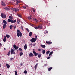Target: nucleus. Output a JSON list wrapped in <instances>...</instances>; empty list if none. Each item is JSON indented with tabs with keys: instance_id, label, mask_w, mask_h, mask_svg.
Here are the masks:
<instances>
[{
	"instance_id": "1",
	"label": "nucleus",
	"mask_w": 75,
	"mask_h": 75,
	"mask_svg": "<svg viewBox=\"0 0 75 75\" xmlns=\"http://www.w3.org/2000/svg\"><path fill=\"white\" fill-rule=\"evenodd\" d=\"M1 17L2 18H6L7 17V16L5 13H1Z\"/></svg>"
},
{
	"instance_id": "2",
	"label": "nucleus",
	"mask_w": 75,
	"mask_h": 75,
	"mask_svg": "<svg viewBox=\"0 0 75 75\" xmlns=\"http://www.w3.org/2000/svg\"><path fill=\"white\" fill-rule=\"evenodd\" d=\"M17 35L18 37H22V33H21V32L18 33L17 32Z\"/></svg>"
},
{
	"instance_id": "3",
	"label": "nucleus",
	"mask_w": 75,
	"mask_h": 75,
	"mask_svg": "<svg viewBox=\"0 0 75 75\" xmlns=\"http://www.w3.org/2000/svg\"><path fill=\"white\" fill-rule=\"evenodd\" d=\"M36 40H36V39H35L34 38H32L30 41L31 42H35Z\"/></svg>"
},
{
	"instance_id": "4",
	"label": "nucleus",
	"mask_w": 75,
	"mask_h": 75,
	"mask_svg": "<svg viewBox=\"0 0 75 75\" xmlns=\"http://www.w3.org/2000/svg\"><path fill=\"white\" fill-rule=\"evenodd\" d=\"M11 54H16V53L14 52V50H13V49H11Z\"/></svg>"
},
{
	"instance_id": "5",
	"label": "nucleus",
	"mask_w": 75,
	"mask_h": 75,
	"mask_svg": "<svg viewBox=\"0 0 75 75\" xmlns=\"http://www.w3.org/2000/svg\"><path fill=\"white\" fill-rule=\"evenodd\" d=\"M12 10H13V11H14L16 13L17 12V11H18L19 10V9H18V8H13Z\"/></svg>"
},
{
	"instance_id": "6",
	"label": "nucleus",
	"mask_w": 75,
	"mask_h": 75,
	"mask_svg": "<svg viewBox=\"0 0 75 75\" xmlns=\"http://www.w3.org/2000/svg\"><path fill=\"white\" fill-rule=\"evenodd\" d=\"M13 48H15V50H17L19 48L18 46H16V45H13Z\"/></svg>"
},
{
	"instance_id": "7",
	"label": "nucleus",
	"mask_w": 75,
	"mask_h": 75,
	"mask_svg": "<svg viewBox=\"0 0 75 75\" xmlns=\"http://www.w3.org/2000/svg\"><path fill=\"white\" fill-rule=\"evenodd\" d=\"M1 3L2 5L3 6H4V7L6 6V4L4 1H1Z\"/></svg>"
},
{
	"instance_id": "8",
	"label": "nucleus",
	"mask_w": 75,
	"mask_h": 75,
	"mask_svg": "<svg viewBox=\"0 0 75 75\" xmlns=\"http://www.w3.org/2000/svg\"><path fill=\"white\" fill-rule=\"evenodd\" d=\"M33 54H34L35 56H37V55H38V53H36V52H35V51H33Z\"/></svg>"
},
{
	"instance_id": "9",
	"label": "nucleus",
	"mask_w": 75,
	"mask_h": 75,
	"mask_svg": "<svg viewBox=\"0 0 75 75\" xmlns=\"http://www.w3.org/2000/svg\"><path fill=\"white\" fill-rule=\"evenodd\" d=\"M29 57H33V54L32 52H30V53L29 54Z\"/></svg>"
},
{
	"instance_id": "10",
	"label": "nucleus",
	"mask_w": 75,
	"mask_h": 75,
	"mask_svg": "<svg viewBox=\"0 0 75 75\" xmlns=\"http://www.w3.org/2000/svg\"><path fill=\"white\" fill-rule=\"evenodd\" d=\"M7 27V25L6 24H4L3 25V29H5L6 28V27Z\"/></svg>"
},
{
	"instance_id": "11",
	"label": "nucleus",
	"mask_w": 75,
	"mask_h": 75,
	"mask_svg": "<svg viewBox=\"0 0 75 75\" xmlns=\"http://www.w3.org/2000/svg\"><path fill=\"white\" fill-rule=\"evenodd\" d=\"M27 44H26L24 46V50H27Z\"/></svg>"
},
{
	"instance_id": "12",
	"label": "nucleus",
	"mask_w": 75,
	"mask_h": 75,
	"mask_svg": "<svg viewBox=\"0 0 75 75\" xmlns=\"http://www.w3.org/2000/svg\"><path fill=\"white\" fill-rule=\"evenodd\" d=\"M38 64L37 63L36 64V65L35 66V70L37 69V67H38Z\"/></svg>"
},
{
	"instance_id": "13",
	"label": "nucleus",
	"mask_w": 75,
	"mask_h": 75,
	"mask_svg": "<svg viewBox=\"0 0 75 75\" xmlns=\"http://www.w3.org/2000/svg\"><path fill=\"white\" fill-rule=\"evenodd\" d=\"M46 44H48L50 45L52 44V42H50V41H49V42L46 41Z\"/></svg>"
},
{
	"instance_id": "14",
	"label": "nucleus",
	"mask_w": 75,
	"mask_h": 75,
	"mask_svg": "<svg viewBox=\"0 0 75 75\" xmlns=\"http://www.w3.org/2000/svg\"><path fill=\"white\" fill-rule=\"evenodd\" d=\"M4 10H6L7 11H8V10H9L10 9L8 8H7V7H5L4 8Z\"/></svg>"
},
{
	"instance_id": "15",
	"label": "nucleus",
	"mask_w": 75,
	"mask_h": 75,
	"mask_svg": "<svg viewBox=\"0 0 75 75\" xmlns=\"http://www.w3.org/2000/svg\"><path fill=\"white\" fill-rule=\"evenodd\" d=\"M3 41L4 42H6V36H4V38L3 39Z\"/></svg>"
},
{
	"instance_id": "16",
	"label": "nucleus",
	"mask_w": 75,
	"mask_h": 75,
	"mask_svg": "<svg viewBox=\"0 0 75 75\" xmlns=\"http://www.w3.org/2000/svg\"><path fill=\"white\" fill-rule=\"evenodd\" d=\"M16 22H17V21H16V20H14V21L11 20V23H16Z\"/></svg>"
},
{
	"instance_id": "17",
	"label": "nucleus",
	"mask_w": 75,
	"mask_h": 75,
	"mask_svg": "<svg viewBox=\"0 0 75 75\" xmlns=\"http://www.w3.org/2000/svg\"><path fill=\"white\" fill-rule=\"evenodd\" d=\"M38 28L39 29H42V25H39L38 26Z\"/></svg>"
},
{
	"instance_id": "18",
	"label": "nucleus",
	"mask_w": 75,
	"mask_h": 75,
	"mask_svg": "<svg viewBox=\"0 0 75 75\" xmlns=\"http://www.w3.org/2000/svg\"><path fill=\"white\" fill-rule=\"evenodd\" d=\"M17 15H18V17H20V18H21V15H22L21 14L18 13Z\"/></svg>"
},
{
	"instance_id": "19",
	"label": "nucleus",
	"mask_w": 75,
	"mask_h": 75,
	"mask_svg": "<svg viewBox=\"0 0 75 75\" xmlns=\"http://www.w3.org/2000/svg\"><path fill=\"white\" fill-rule=\"evenodd\" d=\"M20 2H21L20 1H17V2L16 3V6L18 4V3H20Z\"/></svg>"
},
{
	"instance_id": "20",
	"label": "nucleus",
	"mask_w": 75,
	"mask_h": 75,
	"mask_svg": "<svg viewBox=\"0 0 75 75\" xmlns=\"http://www.w3.org/2000/svg\"><path fill=\"white\" fill-rule=\"evenodd\" d=\"M6 66L7 68H8V69L9 68H10V65H9V64H8L7 63L6 64Z\"/></svg>"
},
{
	"instance_id": "21",
	"label": "nucleus",
	"mask_w": 75,
	"mask_h": 75,
	"mask_svg": "<svg viewBox=\"0 0 75 75\" xmlns=\"http://www.w3.org/2000/svg\"><path fill=\"white\" fill-rule=\"evenodd\" d=\"M3 23H4V24H7V21H6V20H3Z\"/></svg>"
},
{
	"instance_id": "22",
	"label": "nucleus",
	"mask_w": 75,
	"mask_h": 75,
	"mask_svg": "<svg viewBox=\"0 0 75 75\" xmlns=\"http://www.w3.org/2000/svg\"><path fill=\"white\" fill-rule=\"evenodd\" d=\"M32 32H30L29 33V35L30 37H31V36H32Z\"/></svg>"
},
{
	"instance_id": "23",
	"label": "nucleus",
	"mask_w": 75,
	"mask_h": 75,
	"mask_svg": "<svg viewBox=\"0 0 75 75\" xmlns=\"http://www.w3.org/2000/svg\"><path fill=\"white\" fill-rule=\"evenodd\" d=\"M52 69V67L49 68L48 69V71H51Z\"/></svg>"
},
{
	"instance_id": "24",
	"label": "nucleus",
	"mask_w": 75,
	"mask_h": 75,
	"mask_svg": "<svg viewBox=\"0 0 75 75\" xmlns=\"http://www.w3.org/2000/svg\"><path fill=\"white\" fill-rule=\"evenodd\" d=\"M41 46L42 48H45V45H41Z\"/></svg>"
},
{
	"instance_id": "25",
	"label": "nucleus",
	"mask_w": 75,
	"mask_h": 75,
	"mask_svg": "<svg viewBox=\"0 0 75 75\" xmlns=\"http://www.w3.org/2000/svg\"><path fill=\"white\" fill-rule=\"evenodd\" d=\"M9 27H10V29L11 30V29H12V28H13V26L12 25H11Z\"/></svg>"
},
{
	"instance_id": "26",
	"label": "nucleus",
	"mask_w": 75,
	"mask_h": 75,
	"mask_svg": "<svg viewBox=\"0 0 75 75\" xmlns=\"http://www.w3.org/2000/svg\"><path fill=\"white\" fill-rule=\"evenodd\" d=\"M6 37L7 38H10V35H6Z\"/></svg>"
},
{
	"instance_id": "27",
	"label": "nucleus",
	"mask_w": 75,
	"mask_h": 75,
	"mask_svg": "<svg viewBox=\"0 0 75 75\" xmlns=\"http://www.w3.org/2000/svg\"><path fill=\"white\" fill-rule=\"evenodd\" d=\"M33 19L35 21H36V22H37V21H38V20H37L36 18H33Z\"/></svg>"
},
{
	"instance_id": "28",
	"label": "nucleus",
	"mask_w": 75,
	"mask_h": 75,
	"mask_svg": "<svg viewBox=\"0 0 75 75\" xmlns=\"http://www.w3.org/2000/svg\"><path fill=\"white\" fill-rule=\"evenodd\" d=\"M52 54H53V51H52V52H51L50 53V54H49V56H50V55H52Z\"/></svg>"
},
{
	"instance_id": "29",
	"label": "nucleus",
	"mask_w": 75,
	"mask_h": 75,
	"mask_svg": "<svg viewBox=\"0 0 75 75\" xmlns=\"http://www.w3.org/2000/svg\"><path fill=\"white\" fill-rule=\"evenodd\" d=\"M50 52V50L46 52V54H47V55H48Z\"/></svg>"
},
{
	"instance_id": "30",
	"label": "nucleus",
	"mask_w": 75,
	"mask_h": 75,
	"mask_svg": "<svg viewBox=\"0 0 75 75\" xmlns=\"http://www.w3.org/2000/svg\"><path fill=\"white\" fill-rule=\"evenodd\" d=\"M23 55V53L22 52H21L20 54V56H21L22 55Z\"/></svg>"
},
{
	"instance_id": "31",
	"label": "nucleus",
	"mask_w": 75,
	"mask_h": 75,
	"mask_svg": "<svg viewBox=\"0 0 75 75\" xmlns=\"http://www.w3.org/2000/svg\"><path fill=\"white\" fill-rule=\"evenodd\" d=\"M10 51H9L8 52V54H7V55H8V56H10Z\"/></svg>"
},
{
	"instance_id": "32",
	"label": "nucleus",
	"mask_w": 75,
	"mask_h": 75,
	"mask_svg": "<svg viewBox=\"0 0 75 75\" xmlns=\"http://www.w3.org/2000/svg\"><path fill=\"white\" fill-rule=\"evenodd\" d=\"M42 52L43 53V54H45V50H44Z\"/></svg>"
},
{
	"instance_id": "33",
	"label": "nucleus",
	"mask_w": 75,
	"mask_h": 75,
	"mask_svg": "<svg viewBox=\"0 0 75 75\" xmlns=\"http://www.w3.org/2000/svg\"><path fill=\"white\" fill-rule=\"evenodd\" d=\"M38 57L40 58L41 57V54H39L38 55Z\"/></svg>"
},
{
	"instance_id": "34",
	"label": "nucleus",
	"mask_w": 75,
	"mask_h": 75,
	"mask_svg": "<svg viewBox=\"0 0 75 75\" xmlns=\"http://www.w3.org/2000/svg\"><path fill=\"white\" fill-rule=\"evenodd\" d=\"M34 28L36 30H37V29H38V28H39L38 26V27L35 26L34 27Z\"/></svg>"
},
{
	"instance_id": "35",
	"label": "nucleus",
	"mask_w": 75,
	"mask_h": 75,
	"mask_svg": "<svg viewBox=\"0 0 75 75\" xmlns=\"http://www.w3.org/2000/svg\"><path fill=\"white\" fill-rule=\"evenodd\" d=\"M19 51H21V52L23 51V50H22V49L21 48H20L18 49Z\"/></svg>"
},
{
	"instance_id": "36",
	"label": "nucleus",
	"mask_w": 75,
	"mask_h": 75,
	"mask_svg": "<svg viewBox=\"0 0 75 75\" xmlns=\"http://www.w3.org/2000/svg\"><path fill=\"white\" fill-rule=\"evenodd\" d=\"M24 74H27V71L26 70H25L24 71Z\"/></svg>"
},
{
	"instance_id": "37",
	"label": "nucleus",
	"mask_w": 75,
	"mask_h": 75,
	"mask_svg": "<svg viewBox=\"0 0 75 75\" xmlns=\"http://www.w3.org/2000/svg\"><path fill=\"white\" fill-rule=\"evenodd\" d=\"M15 75H18V74H17V72L16 71H15Z\"/></svg>"
},
{
	"instance_id": "38",
	"label": "nucleus",
	"mask_w": 75,
	"mask_h": 75,
	"mask_svg": "<svg viewBox=\"0 0 75 75\" xmlns=\"http://www.w3.org/2000/svg\"><path fill=\"white\" fill-rule=\"evenodd\" d=\"M9 18L11 19V20H13V18L12 17H11V16H9Z\"/></svg>"
},
{
	"instance_id": "39",
	"label": "nucleus",
	"mask_w": 75,
	"mask_h": 75,
	"mask_svg": "<svg viewBox=\"0 0 75 75\" xmlns=\"http://www.w3.org/2000/svg\"><path fill=\"white\" fill-rule=\"evenodd\" d=\"M8 22H11V19H8Z\"/></svg>"
},
{
	"instance_id": "40",
	"label": "nucleus",
	"mask_w": 75,
	"mask_h": 75,
	"mask_svg": "<svg viewBox=\"0 0 75 75\" xmlns=\"http://www.w3.org/2000/svg\"><path fill=\"white\" fill-rule=\"evenodd\" d=\"M17 21L18 24H20V23H19V22H20V20H17Z\"/></svg>"
},
{
	"instance_id": "41",
	"label": "nucleus",
	"mask_w": 75,
	"mask_h": 75,
	"mask_svg": "<svg viewBox=\"0 0 75 75\" xmlns=\"http://www.w3.org/2000/svg\"><path fill=\"white\" fill-rule=\"evenodd\" d=\"M17 32H18V33H21V32H20V30H19L18 29L17 30Z\"/></svg>"
},
{
	"instance_id": "42",
	"label": "nucleus",
	"mask_w": 75,
	"mask_h": 75,
	"mask_svg": "<svg viewBox=\"0 0 75 75\" xmlns=\"http://www.w3.org/2000/svg\"><path fill=\"white\" fill-rule=\"evenodd\" d=\"M26 29L27 31H28V32H29V30L28 29V28H27Z\"/></svg>"
},
{
	"instance_id": "43",
	"label": "nucleus",
	"mask_w": 75,
	"mask_h": 75,
	"mask_svg": "<svg viewBox=\"0 0 75 75\" xmlns=\"http://www.w3.org/2000/svg\"><path fill=\"white\" fill-rule=\"evenodd\" d=\"M28 18L29 20H31V17H28Z\"/></svg>"
},
{
	"instance_id": "44",
	"label": "nucleus",
	"mask_w": 75,
	"mask_h": 75,
	"mask_svg": "<svg viewBox=\"0 0 75 75\" xmlns=\"http://www.w3.org/2000/svg\"><path fill=\"white\" fill-rule=\"evenodd\" d=\"M23 7L25 9L26 8V6H23Z\"/></svg>"
},
{
	"instance_id": "45",
	"label": "nucleus",
	"mask_w": 75,
	"mask_h": 75,
	"mask_svg": "<svg viewBox=\"0 0 75 75\" xmlns=\"http://www.w3.org/2000/svg\"><path fill=\"white\" fill-rule=\"evenodd\" d=\"M13 59V58H10V61H11V60Z\"/></svg>"
},
{
	"instance_id": "46",
	"label": "nucleus",
	"mask_w": 75,
	"mask_h": 75,
	"mask_svg": "<svg viewBox=\"0 0 75 75\" xmlns=\"http://www.w3.org/2000/svg\"><path fill=\"white\" fill-rule=\"evenodd\" d=\"M50 58H51V57H50V56L49 57H47V59H50Z\"/></svg>"
},
{
	"instance_id": "47",
	"label": "nucleus",
	"mask_w": 75,
	"mask_h": 75,
	"mask_svg": "<svg viewBox=\"0 0 75 75\" xmlns=\"http://www.w3.org/2000/svg\"><path fill=\"white\" fill-rule=\"evenodd\" d=\"M13 27H14V29H16V26L15 25V26H13Z\"/></svg>"
},
{
	"instance_id": "48",
	"label": "nucleus",
	"mask_w": 75,
	"mask_h": 75,
	"mask_svg": "<svg viewBox=\"0 0 75 75\" xmlns=\"http://www.w3.org/2000/svg\"><path fill=\"white\" fill-rule=\"evenodd\" d=\"M37 36H35V38H35V39H36V40H37Z\"/></svg>"
},
{
	"instance_id": "49",
	"label": "nucleus",
	"mask_w": 75,
	"mask_h": 75,
	"mask_svg": "<svg viewBox=\"0 0 75 75\" xmlns=\"http://www.w3.org/2000/svg\"><path fill=\"white\" fill-rule=\"evenodd\" d=\"M46 33H48V31L47 30H46Z\"/></svg>"
},
{
	"instance_id": "50",
	"label": "nucleus",
	"mask_w": 75,
	"mask_h": 75,
	"mask_svg": "<svg viewBox=\"0 0 75 75\" xmlns=\"http://www.w3.org/2000/svg\"><path fill=\"white\" fill-rule=\"evenodd\" d=\"M38 51H41V49H39Z\"/></svg>"
},
{
	"instance_id": "51",
	"label": "nucleus",
	"mask_w": 75,
	"mask_h": 75,
	"mask_svg": "<svg viewBox=\"0 0 75 75\" xmlns=\"http://www.w3.org/2000/svg\"><path fill=\"white\" fill-rule=\"evenodd\" d=\"M21 66H23V63L21 64Z\"/></svg>"
},
{
	"instance_id": "52",
	"label": "nucleus",
	"mask_w": 75,
	"mask_h": 75,
	"mask_svg": "<svg viewBox=\"0 0 75 75\" xmlns=\"http://www.w3.org/2000/svg\"><path fill=\"white\" fill-rule=\"evenodd\" d=\"M33 11L34 13H35V11L34 10H33Z\"/></svg>"
},
{
	"instance_id": "53",
	"label": "nucleus",
	"mask_w": 75,
	"mask_h": 75,
	"mask_svg": "<svg viewBox=\"0 0 75 75\" xmlns=\"http://www.w3.org/2000/svg\"><path fill=\"white\" fill-rule=\"evenodd\" d=\"M2 44H1V43H0V47H1V45H2Z\"/></svg>"
},
{
	"instance_id": "54",
	"label": "nucleus",
	"mask_w": 75,
	"mask_h": 75,
	"mask_svg": "<svg viewBox=\"0 0 75 75\" xmlns=\"http://www.w3.org/2000/svg\"><path fill=\"white\" fill-rule=\"evenodd\" d=\"M14 2H15L16 1H17V0H13Z\"/></svg>"
},
{
	"instance_id": "55",
	"label": "nucleus",
	"mask_w": 75,
	"mask_h": 75,
	"mask_svg": "<svg viewBox=\"0 0 75 75\" xmlns=\"http://www.w3.org/2000/svg\"><path fill=\"white\" fill-rule=\"evenodd\" d=\"M47 64H45V67H46V66H47Z\"/></svg>"
},
{
	"instance_id": "56",
	"label": "nucleus",
	"mask_w": 75,
	"mask_h": 75,
	"mask_svg": "<svg viewBox=\"0 0 75 75\" xmlns=\"http://www.w3.org/2000/svg\"><path fill=\"white\" fill-rule=\"evenodd\" d=\"M21 28L23 30V27H21Z\"/></svg>"
},
{
	"instance_id": "57",
	"label": "nucleus",
	"mask_w": 75,
	"mask_h": 75,
	"mask_svg": "<svg viewBox=\"0 0 75 75\" xmlns=\"http://www.w3.org/2000/svg\"><path fill=\"white\" fill-rule=\"evenodd\" d=\"M30 45L31 46V45H32V43H30Z\"/></svg>"
},
{
	"instance_id": "58",
	"label": "nucleus",
	"mask_w": 75,
	"mask_h": 75,
	"mask_svg": "<svg viewBox=\"0 0 75 75\" xmlns=\"http://www.w3.org/2000/svg\"><path fill=\"white\" fill-rule=\"evenodd\" d=\"M32 26H33V25L32 24H31L30 25Z\"/></svg>"
},
{
	"instance_id": "59",
	"label": "nucleus",
	"mask_w": 75,
	"mask_h": 75,
	"mask_svg": "<svg viewBox=\"0 0 75 75\" xmlns=\"http://www.w3.org/2000/svg\"><path fill=\"white\" fill-rule=\"evenodd\" d=\"M1 64H0V67H1Z\"/></svg>"
},
{
	"instance_id": "60",
	"label": "nucleus",
	"mask_w": 75,
	"mask_h": 75,
	"mask_svg": "<svg viewBox=\"0 0 75 75\" xmlns=\"http://www.w3.org/2000/svg\"><path fill=\"white\" fill-rule=\"evenodd\" d=\"M4 50H6V48H4Z\"/></svg>"
},
{
	"instance_id": "61",
	"label": "nucleus",
	"mask_w": 75,
	"mask_h": 75,
	"mask_svg": "<svg viewBox=\"0 0 75 75\" xmlns=\"http://www.w3.org/2000/svg\"><path fill=\"white\" fill-rule=\"evenodd\" d=\"M35 44L33 45V46H35Z\"/></svg>"
},
{
	"instance_id": "62",
	"label": "nucleus",
	"mask_w": 75,
	"mask_h": 75,
	"mask_svg": "<svg viewBox=\"0 0 75 75\" xmlns=\"http://www.w3.org/2000/svg\"><path fill=\"white\" fill-rule=\"evenodd\" d=\"M0 75H1V74H0Z\"/></svg>"
},
{
	"instance_id": "63",
	"label": "nucleus",
	"mask_w": 75,
	"mask_h": 75,
	"mask_svg": "<svg viewBox=\"0 0 75 75\" xmlns=\"http://www.w3.org/2000/svg\"><path fill=\"white\" fill-rule=\"evenodd\" d=\"M37 61H38V60H37Z\"/></svg>"
},
{
	"instance_id": "64",
	"label": "nucleus",
	"mask_w": 75,
	"mask_h": 75,
	"mask_svg": "<svg viewBox=\"0 0 75 75\" xmlns=\"http://www.w3.org/2000/svg\"><path fill=\"white\" fill-rule=\"evenodd\" d=\"M44 33L45 34V33Z\"/></svg>"
}]
</instances>
